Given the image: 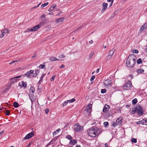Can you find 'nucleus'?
<instances>
[{
  "instance_id": "f257e3e1",
  "label": "nucleus",
  "mask_w": 147,
  "mask_h": 147,
  "mask_svg": "<svg viewBox=\"0 0 147 147\" xmlns=\"http://www.w3.org/2000/svg\"><path fill=\"white\" fill-rule=\"evenodd\" d=\"M136 57L134 54L130 55L127 58L126 64L127 66L129 68L133 67L136 63Z\"/></svg>"
},
{
  "instance_id": "f03ea898",
  "label": "nucleus",
  "mask_w": 147,
  "mask_h": 147,
  "mask_svg": "<svg viewBox=\"0 0 147 147\" xmlns=\"http://www.w3.org/2000/svg\"><path fill=\"white\" fill-rule=\"evenodd\" d=\"M98 129L97 127H92L88 130V135L92 137H94L98 134Z\"/></svg>"
},
{
  "instance_id": "7ed1b4c3",
  "label": "nucleus",
  "mask_w": 147,
  "mask_h": 147,
  "mask_svg": "<svg viewBox=\"0 0 147 147\" xmlns=\"http://www.w3.org/2000/svg\"><path fill=\"white\" fill-rule=\"evenodd\" d=\"M136 112L138 116H141L143 113V110L142 106L140 105H137L136 107Z\"/></svg>"
},
{
  "instance_id": "20e7f679",
  "label": "nucleus",
  "mask_w": 147,
  "mask_h": 147,
  "mask_svg": "<svg viewBox=\"0 0 147 147\" xmlns=\"http://www.w3.org/2000/svg\"><path fill=\"white\" fill-rule=\"evenodd\" d=\"M35 132L34 131H32L30 133L28 134L22 140V141L24 142L26 140L34 136Z\"/></svg>"
},
{
  "instance_id": "39448f33",
  "label": "nucleus",
  "mask_w": 147,
  "mask_h": 147,
  "mask_svg": "<svg viewBox=\"0 0 147 147\" xmlns=\"http://www.w3.org/2000/svg\"><path fill=\"white\" fill-rule=\"evenodd\" d=\"M131 85L132 83L131 81H129L127 83L123 85V88L125 90H129L131 88Z\"/></svg>"
},
{
  "instance_id": "423d86ee",
  "label": "nucleus",
  "mask_w": 147,
  "mask_h": 147,
  "mask_svg": "<svg viewBox=\"0 0 147 147\" xmlns=\"http://www.w3.org/2000/svg\"><path fill=\"white\" fill-rule=\"evenodd\" d=\"M82 129L83 127L80 125L78 123L74 126V129L76 132L80 131Z\"/></svg>"
},
{
  "instance_id": "0eeeda50",
  "label": "nucleus",
  "mask_w": 147,
  "mask_h": 147,
  "mask_svg": "<svg viewBox=\"0 0 147 147\" xmlns=\"http://www.w3.org/2000/svg\"><path fill=\"white\" fill-rule=\"evenodd\" d=\"M108 6V4L105 2H103L102 4V8L101 11L102 13H103L106 10Z\"/></svg>"
},
{
  "instance_id": "6e6552de",
  "label": "nucleus",
  "mask_w": 147,
  "mask_h": 147,
  "mask_svg": "<svg viewBox=\"0 0 147 147\" xmlns=\"http://www.w3.org/2000/svg\"><path fill=\"white\" fill-rule=\"evenodd\" d=\"M34 72V71L32 70H30L29 71L27 72L26 74H23V76L24 77L25 76H27L29 78V76L32 74Z\"/></svg>"
},
{
  "instance_id": "1a4fd4ad",
  "label": "nucleus",
  "mask_w": 147,
  "mask_h": 147,
  "mask_svg": "<svg viewBox=\"0 0 147 147\" xmlns=\"http://www.w3.org/2000/svg\"><path fill=\"white\" fill-rule=\"evenodd\" d=\"M115 51V50L114 49H113L112 50H111V51H110L109 53V55L107 56V60H108V59L109 58H111L112 55H113L114 51Z\"/></svg>"
},
{
  "instance_id": "9d476101",
  "label": "nucleus",
  "mask_w": 147,
  "mask_h": 147,
  "mask_svg": "<svg viewBox=\"0 0 147 147\" xmlns=\"http://www.w3.org/2000/svg\"><path fill=\"white\" fill-rule=\"evenodd\" d=\"M40 27V24H38L37 25L35 26L34 27H32L31 29V31L33 32L36 31L38 29H39Z\"/></svg>"
},
{
  "instance_id": "9b49d317",
  "label": "nucleus",
  "mask_w": 147,
  "mask_h": 147,
  "mask_svg": "<svg viewBox=\"0 0 147 147\" xmlns=\"http://www.w3.org/2000/svg\"><path fill=\"white\" fill-rule=\"evenodd\" d=\"M104 84L105 85L108 86L111 84V81L110 80H107L104 81Z\"/></svg>"
},
{
  "instance_id": "f8f14e48",
  "label": "nucleus",
  "mask_w": 147,
  "mask_h": 147,
  "mask_svg": "<svg viewBox=\"0 0 147 147\" xmlns=\"http://www.w3.org/2000/svg\"><path fill=\"white\" fill-rule=\"evenodd\" d=\"M116 122L117 123V124L119 125H121L122 123L121 117H120L117 118L116 120Z\"/></svg>"
},
{
  "instance_id": "ddd939ff",
  "label": "nucleus",
  "mask_w": 147,
  "mask_h": 147,
  "mask_svg": "<svg viewBox=\"0 0 147 147\" xmlns=\"http://www.w3.org/2000/svg\"><path fill=\"white\" fill-rule=\"evenodd\" d=\"M109 106L108 105H106L104 107L103 109V112H107L109 110Z\"/></svg>"
},
{
  "instance_id": "4468645a",
  "label": "nucleus",
  "mask_w": 147,
  "mask_h": 147,
  "mask_svg": "<svg viewBox=\"0 0 147 147\" xmlns=\"http://www.w3.org/2000/svg\"><path fill=\"white\" fill-rule=\"evenodd\" d=\"M49 60L51 62L57 61H59V60H60L57 58H56L55 57H53V56L51 57H50V58L49 59Z\"/></svg>"
},
{
  "instance_id": "2eb2a0df",
  "label": "nucleus",
  "mask_w": 147,
  "mask_h": 147,
  "mask_svg": "<svg viewBox=\"0 0 147 147\" xmlns=\"http://www.w3.org/2000/svg\"><path fill=\"white\" fill-rule=\"evenodd\" d=\"M56 7V5L55 4L52 5L51 7L49 9L48 11H51L53 10Z\"/></svg>"
},
{
  "instance_id": "dca6fc26",
  "label": "nucleus",
  "mask_w": 147,
  "mask_h": 147,
  "mask_svg": "<svg viewBox=\"0 0 147 147\" xmlns=\"http://www.w3.org/2000/svg\"><path fill=\"white\" fill-rule=\"evenodd\" d=\"M92 107L91 105L90 104L87 105L86 108L87 111L88 112H90L91 111V110L92 109Z\"/></svg>"
},
{
  "instance_id": "f3484780",
  "label": "nucleus",
  "mask_w": 147,
  "mask_h": 147,
  "mask_svg": "<svg viewBox=\"0 0 147 147\" xmlns=\"http://www.w3.org/2000/svg\"><path fill=\"white\" fill-rule=\"evenodd\" d=\"M64 18H61L57 19L56 22L57 23H59L60 22H63L64 20Z\"/></svg>"
},
{
  "instance_id": "a211bd4d",
  "label": "nucleus",
  "mask_w": 147,
  "mask_h": 147,
  "mask_svg": "<svg viewBox=\"0 0 147 147\" xmlns=\"http://www.w3.org/2000/svg\"><path fill=\"white\" fill-rule=\"evenodd\" d=\"M144 70L142 68H140L137 70V72L138 73L140 74L143 73L144 72Z\"/></svg>"
},
{
  "instance_id": "6ab92c4d",
  "label": "nucleus",
  "mask_w": 147,
  "mask_h": 147,
  "mask_svg": "<svg viewBox=\"0 0 147 147\" xmlns=\"http://www.w3.org/2000/svg\"><path fill=\"white\" fill-rule=\"evenodd\" d=\"M13 106L15 108H18L20 106V105L19 104L16 102H15L13 103Z\"/></svg>"
},
{
  "instance_id": "aec40b11",
  "label": "nucleus",
  "mask_w": 147,
  "mask_h": 147,
  "mask_svg": "<svg viewBox=\"0 0 147 147\" xmlns=\"http://www.w3.org/2000/svg\"><path fill=\"white\" fill-rule=\"evenodd\" d=\"M77 142L76 140H71L70 142V143L72 145H74Z\"/></svg>"
},
{
  "instance_id": "412c9836",
  "label": "nucleus",
  "mask_w": 147,
  "mask_h": 147,
  "mask_svg": "<svg viewBox=\"0 0 147 147\" xmlns=\"http://www.w3.org/2000/svg\"><path fill=\"white\" fill-rule=\"evenodd\" d=\"M30 90L31 91L32 93H33L35 91V89L34 87L31 86L30 87Z\"/></svg>"
},
{
  "instance_id": "4be33fe9",
  "label": "nucleus",
  "mask_w": 147,
  "mask_h": 147,
  "mask_svg": "<svg viewBox=\"0 0 147 147\" xmlns=\"http://www.w3.org/2000/svg\"><path fill=\"white\" fill-rule=\"evenodd\" d=\"M136 124H144V119H142L141 121H139L136 122Z\"/></svg>"
},
{
  "instance_id": "5701e85b",
  "label": "nucleus",
  "mask_w": 147,
  "mask_h": 147,
  "mask_svg": "<svg viewBox=\"0 0 147 147\" xmlns=\"http://www.w3.org/2000/svg\"><path fill=\"white\" fill-rule=\"evenodd\" d=\"M1 32H3V33H7L9 32V30L8 29H4V30H2Z\"/></svg>"
},
{
  "instance_id": "b1692460",
  "label": "nucleus",
  "mask_w": 147,
  "mask_h": 147,
  "mask_svg": "<svg viewBox=\"0 0 147 147\" xmlns=\"http://www.w3.org/2000/svg\"><path fill=\"white\" fill-rule=\"evenodd\" d=\"M22 86L26 87H26H27V84L26 82L22 81Z\"/></svg>"
},
{
  "instance_id": "393cba45",
  "label": "nucleus",
  "mask_w": 147,
  "mask_h": 147,
  "mask_svg": "<svg viewBox=\"0 0 147 147\" xmlns=\"http://www.w3.org/2000/svg\"><path fill=\"white\" fill-rule=\"evenodd\" d=\"M138 100L136 98L134 99L132 101V103L133 105L136 104Z\"/></svg>"
},
{
  "instance_id": "a878e982",
  "label": "nucleus",
  "mask_w": 147,
  "mask_h": 147,
  "mask_svg": "<svg viewBox=\"0 0 147 147\" xmlns=\"http://www.w3.org/2000/svg\"><path fill=\"white\" fill-rule=\"evenodd\" d=\"M94 54V51H92L90 53V54L89 55V59H91L92 58V56Z\"/></svg>"
},
{
  "instance_id": "bb28decb",
  "label": "nucleus",
  "mask_w": 147,
  "mask_h": 147,
  "mask_svg": "<svg viewBox=\"0 0 147 147\" xmlns=\"http://www.w3.org/2000/svg\"><path fill=\"white\" fill-rule=\"evenodd\" d=\"M54 140V139H52L51 140L50 142H49L47 144V146H48L49 145H50L51 144H53V141Z\"/></svg>"
},
{
  "instance_id": "cd10ccee",
  "label": "nucleus",
  "mask_w": 147,
  "mask_h": 147,
  "mask_svg": "<svg viewBox=\"0 0 147 147\" xmlns=\"http://www.w3.org/2000/svg\"><path fill=\"white\" fill-rule=\"evenodd\" d=\"M142 63V59L141 58H139L137 61V63L138 64H141Z\"/></svg>"
},
{
  "instance_id": "c85d7f7f",
  "label": "nucleus",
  "mask_w": 147,
  "mask_h": 147,
  "mask_svg": "<svg viewBox=\"0 0 147 147\" xmlns=\"http://www.w3.org/2000/svg\"><path fill=\"white\" fill-rule=\"evenodd\" d=\"M137 139L134 138H132L131 140V141L133 143H136L137 142Z\"/></svg>"
},
{
  "instance_id": "c756f323",
  "label": "nucleus",
  "mask_w": 147,
  "mask_h": 147,
  "mask_svg": "<svg viewBox=\"0 0 147 147\" xmlns=\"http://www.w3.org/2000/svg\"><path fill=\"white\" fill-rule=\"evenodd\" d=\"M136 112V107H134V110H132V111H131V113L132 114H134Z\"/></svg>"
},
{
  "instance_id": "7c9ffc66",
  "label": "nucleus",
  "mask_w": 147,
  "mask_h": 147,
  "mask_svg": "<svg viewBox=\"0 0 147 147\" xmlns=\"http://www.w3.org/2000/svg\"><path fill=\"white\" fill-rule=\"evenodd\" d=\"M49 4V3L48 2H47V3H45L43 4H42L41 5V7L42 8H43L44 7H45V6H46L47 5Z\"/></svg>"
},
{
  "instance_id": "2f4dec72",
  "label": "nucleus",
  "mask_w": 147,
  "mask_h": 147,
  "mask_svg": "<svg viewBox=\"0 0 147 147\" xmlns=\"http://www.w3.org/2000/svg\"><path fill=\"white\" fill-rule=\"evenodd\" d=\"M68 102V100H67L65 101L62 104L63 107H64V106H66Z\"/></svg>"
},
{
  "instance_id": "473e14b6",
  "label": "nucleus",
  "mask_w": 147,
  "mask_h": 147,
  "mask_svg": "<svg viewBox=\"0 0 147 147\" xmlns=\"http://www.w3.org/2000/svg\"><path fill=\"white\" fill-rule=\"evenodd\" d=\"M5 113L6 115H9L10 114V111L9 110H6Z\"/></svg>"
},
{
  "instance_id": "72a5a7b5",
  "label": "nucleus",
  "mask_w": 147,
  "mask_h": 147,
  "mask_svg": "<svg viewBox=\"0 0 147 147\" xmlns=\"http://www.w3.org/2000/svg\"><path fill=\"white\" fill-rule=\"evenodd\" d=\"M68 102L69 103H72L76 101V100L74 98H73L70 100H68Z\"/></svg>"
},
{
  "instance_id": "f704fd0d",
  "label": "nucleus",
  "mask_w": 147,
  "mask_h": 147,
  "mask_svg": "<svg viewBox=\"0 0 147 147\" xmlns=\"http://www.w3.org/2000/svg\"><path fill=\"white\" fill-rule=\"evenodd\" d=\"M45 67V65H44L40 64L39 66V68L40 69H43Z\"/></svg>"
},
{
  "instance_id": "c9c22d12",
  "label": "nucleus",
  "mask_w": 147,
  "mask_h": 147,
  "mask_svg": "<svg viewBox=\"0 0 147 147\" xmlns=\"http://www.w3.org/2000/svg\"><path fill=\"white\" fill-rule=\"evenodd\" d=\"M13 79V80L11 82H12V83H13V82H16L17 80V79H16V78H11L10 79V80L11 81V80H12Z\"/></svg>"
},
{
  "instance_id": "e433bc0d",
  "label": "nucleus",
  "mask_w": 147,
  "mask_h": 147,
  "mask_svg": "<svg viewBox=\"0 0 147 147\" xmlns=\"http://www.w3.org/2000/svg\"><path fill=\"white\" fill-rule=\"evenodd\" d=\"M107 91L105 89H102L101 90V92L103 94L106 92Z\"/></svg>"
},
{
  "instance_id": "4c0bfd02",
  "label": "nucleus",
  "mask_w": 147,
  "mask_h": 147,
  "mask_svg": "<svg viewBox=\"0 0 147 147\" xmlns=\"http://www.w3.org/2000/svg\"><path fill=\"white\" fill-rule=\"evenodd\" d=\"M117 125V124L116 122V123L114 121H113V122L112 123V125L113 126V127H115Z\"/></svg>"
},
{
  "instance_id": "58836bf2",
  "label": "nucleus",
  "mask_w": 147,
  "mask_h": 147,
  "mask_svg": "<svg viewBox=\"0 0 147 147\" xmlns=\"http://www.w3.org/2000/svg\"><path fill=\"white\" fill-rule=\"evenodd\" d=\"M142 26V28L143 27L145 29V30L147 28V23H146Z\"/></svg>"
},
{
  "instance_id": "ea45409f",
  "label": "nucleus",
  "mask_w": 147,
  "mask_h": 147,
  "mask_svg": "<svg viewBox=\"0 0 147 147\" xmlns=\"http://www.w3.org/2000/svg\"><path fill=\"white\" fill-rule=\"evenodd\" d=\"M65 57V56L64 55H63V54H62L60 55H59V57H58V58H61V59H62V58H64Z\"/></svg>"
},
{
  "instance_id": "a19ab883",
  "label": "nucleus",
  "mask_w": 147,
  "mask_h": 147,
  "mask_svg": "<svg viewBox=\"0 0 147 147\" xmlns=\"http://www.w3.org/2000/svg\"><path fill=\"white\" fill-rule=\"evenodd\" d=\"M66 138L69 140H70L72 139V137L70 135H67L66 136Z\"/></svg>"
},
{
  "instance_id": "79ce46f5",
  "label": "nucleus",
  "mask_w": 147,
  "mask_h": 147,
  "mask_svg": "<svg viewBox=\"0 0 147 147\" xmlns=\"http://www.w3.org/2000/svg\"><path fill=\"white\" fill-rule=\"evenodd\" d=\"M39 69H36L35 70V73L36 74L38 75L39 73Z\"/></svg>"
},
{
  "instance_id": "37998d69",
  "label": "nucleus",
  "mask_w": 147,
  "mask_h": 147,
  "mask_svg": "<svg viewBox=\"0 0 147 147\" xmlns=\"http://www.w3.org/2000/svg\"><path fill=\"white\" fill-rule=\"evenodd\" d=\"M45 20H44V21H42V22H40V24L42 26L44 25L46 23V22H45Z\"/></svg>"
},
{
  "instance_id": "c03bdc74",
  "label": "nucleus",
  "mask_w": 147,
  "mask_h": 147,
  "mask_svg": "<svg viewBox=\"0 0 147 147\" xmlns=\"http://www.w3.org/2000/svg\"><path fill=\"white\" fill-rule=\"evenodd\" d=\"M109 124V123L108 122H105L104 123V125L105 127L108 126Z\"/></svg>"
},
{
  "instance_id": "a18cd8bd",
  "label": "nucleus",
  "mask_w": 147,
  "mask_h": 147,
  "mask_svg": "<svg viewBox=\"0 0 147 147\" xmlns=\"http://www.w3.org/2000/svg\"><path fill=\"white\" fill-rule=\"evenodd\" d=\"M95 78V76H92L90 79V81H93L94 80V79Z\"/></svg>"
},
{
  "instance_id": "49530a36",
  "label": "nucleus",
  "mask_w": 147,
  "mask_h": 147,
  "mask_svg": "<svg viewBox=\"0 0 147 147\" xmlns=\"http://www.w3.org/2000/svg\"><path fill=\"white\" fill-rule=\"evenodd\" d=\"M55 77V75H54L53 76H52V78H51V81H53L54 80V79Z\"/></svg>"
},
{
  "instance_id": "de8ad7c7",
  "label": "nucleus",
  "mask_w": 147,
  "mask_h": 147,
  "mask_svg": "<svg viewBox=\"0 0 147 147\" xmlns=\"http://www.w3.org/2000/svg\"><path fill=\"white\" fill-rule=\"evenodd\" d=\"M133 52L134 53H138V51L136 49H135L133 51Z\"/></svg>"
},
{
  "instance_id": "09e8293b",
  "label": "nucleus",
  "mask_w": 147,
  "mask_h": 147,
  "mask_svg": "<svg viewBox=\"0 0 147 147\" xmlns=\"http://www.w3.org/2000/svg\"><path fill=\"white\" fill-rule=\"evenodd\" d=\"M31 29L30 28H28L27 30L24 31V32H28L30 31H31Z\"/></svg>"
},
{
  "instance_id": "8fccbe9b",
  "label": "nucleus",
  "mask_w": 147,
  "mask_h": 147,
  "mask_svg": "<svg viewBox=\"0 0 147 147\" xmlns=\"http://www.w3.org/2000/svg\"><path fill=\"white\" fill-rule=\"evenodd\" d=\"M144 30H145V29L143 27L142 28V26L140 28V32H142Z\"/></svg>"
},
{
  "instance_id": "3c124183",
  "label": "nucleus",
  "mask_w": 147,
  "mask_h": 147,
  "mask_svg": "<svg viewBox=\"0 0 147 147\" xmlns=\"http://www.w3.org/2000/svg\"><path fill=\"white\" fill-rule=\"evenodd\" d=\"M22 76H23L22 75H20V76H16V77H15L13 78H16V79H17V78H20L21 77H22Z\"/></svg>"
},
{
  "instance_id": "603ef678",
  "label": "nucleus",
  "mask_w": 147,
  "mask_h": 147,
  "mask_svg": "<svg viewBox=\"0 0 147 147\" xmlns=\"http://www.w3.org/2000/svg\"><path fill=\"white\" fill-rule=\"evenodd\" d=\"M45 113L46 114H48V113L49 111V109H45Z\"/></svg>"
},
{
  "instance_id": "864d4df0",
  "label": "nucleus",
  "mask_w": 147,
  "mask_h": 147,
  "mask_svg": "<svg viewBox=\"0 0 147 147\" xmlns=\"http://www.w3.org/2000/svg\"><path fill=\"white\" fill-rule=\"evenodd\" d=\"M2 34L0 35V38H3L4 36V34L3 32H2Z\"/></svg>"
},
{
  "instance_id": "5fc2aeb1",
  "label": "nucleus",
  "mask_w": 147,
  "mask_h": 147,
  "mask_svg": "<svg viewBox=\"0 0 147 147\" xmlns=\"http://www.w3.org/2000/svg\"><path fill=\"white\" fill-rule=\"evenodd\" d=\"M45 76V75L44 74H42V76H41V78H40V80H42V79H43V78L44 77V76Z\"/></svg>"
},
{
  "instance_id": "6e6d98bb",
  "label": "nucleus",
  "mask_w": 147,
  "mask_h": 147,
  "mask_svg": "<svg viewBox=\"0 0 147 147\" xmlns=\"http://www.w3.org/2000/svg\"><path fill=\"white\" fill-rule=\"evenodd\" d=\"M113 0L111 3L109 5V7H110L112 5L113 3Z\"/></svg>"
},
{
  "instance_id": "4d7b16f0",
  "label": "nucleus",
  "mask_w": 147,
  "mask_h": 147,
  "mask_svg": "<svg viewBox=\"0 0 147 147\" xmlns=\"http://www.w3.org/2000/svg\"><path fill=\"white\" fill-rule=\"evenodd\" d=\"M115 14H114V13L111 16V17L110 18L111 19V18H114L115 17Z\"/></svg>"
},
{
  "instance_id": "13d9d810",
  "label": "nucleus",
  "mask_w": 147,
  "mask_h": 147,
  "mask_svg": "<svg viewBox=\"0 0 147 147\" xmlns=\"http://www.w3.org/2000/svg\"><path fill=\"white\" fill-rule=\"evenodd\" d=\"M4 132V130H2L1 132H0V136H1Z\"/></svg>"
},
{
  "instance_id": "bf43d9fd",
  "label": "nucleus",
  "mask_w": 147,
  "mask_h": 147,
  "mask_svg": "<svg viewBox=\"0 0 147 147\" xmlns=\"http://www.w3.org/2000/svg\"><path fill=\"white\" fill-rule=\"evenodd\" d=\"M65 67V65H63V64H62L61 65V66H60V68H63L64 67Z\"/></svg>"
},
{
  "instance_id": "052dcab7",
  "label": "nucleus",
  "mask_w": 147,
  "mask_h": 147,
  "mask_svg": "<svg viewBox=\"0 0 147 147\" xmlns=\"http://www.w3.org/2000/svg\"><path fill=\"white\" fill-rule=\"evenodd\" d=\"M82 28L81 27H79L78 28H77L76 30H75V32H76V31L80 29L81 28Z\"/></svg>"
},
{
  "instance_id": "680f3d73",
  "label": "nucleus",
  "mask_w": 147,
  "mask_h": 147,
  "mask_svg": "<svg viewBox=\"0 0 147 147\" xmlns=\"http://www.w3.org/2000/svg\"><path fill=\"white\" fill-rule=\"evenodd\" d=\"M144 123H145V125H147V124H146V123H147V119H146V120H144Z\"/></svg>"
},
{
  "instance_id": "e2e57ef3",
  "label": "nucleus",
  "mask_w": 147,
  "mask_h": 147,
  "mask_svg": "<svg viewBox=\"0 0 147 147\" xmlns=\"http://www.w3.org/2000/svg\"><path fill=\"white\" fill-rule=\"evenodd\" d=\"M118 13V11H115L114 13H113L114 14H115V15H116V14H117Z\"/></svg>"
},
{
  "instance_id": "0e129e2a",
  "label": "nucleus",
  "mask_w": 147,
  "mask_h": 147,
  "mask_svg": "<svg viewBox=\"0 0 147 147\" xmlns=\"http://www.w3.org/2000/svg\"><path fill=\"white\" fill-rule=\"evenodd\" d=\"M38 75L36 74L35 73L34 74L32 75L34 77H35L37 75Z\"/></svg>"
},
{
  "instance_id": "69168bd1",
  "label": "nucleus",
  "mask_w": 147,
  "mask_h": 147,
  "mask_svg": "<svg viewBox=\"0 0 147 147\" xmlns=\"http://www.w3.org/2000/svg\"><path fill=\"white\" fill-rule=\"evenodd\" d=\"M15 61H12V62H11L10 63H9V64H11H11H12L13 63H15Z\"/></svg>"
},
{
  "instance_id": "338daca9",
  "label": "nucleus",
  "mask_w": 147,
  "mask_h": 147,
  "mask_svg": "<svg viewBox=\"0 0 147 147\" xmlns=\"http://www.w3.org/2000/svg\"><path fill=\"white\" fill-rule=\"evenodd\" d=\"M99 70H100V69L99 68H98L96 70V73H98V72L99 71Z\"/></svg>"
},
{
  "instance_id": "774afa93",
  "label": "nucleus",
  "mask_w": 147,
  "mask_h": 147,
  "mask_svg": "<svg viewBox=\"0 0 147 147\" xmlns=\"http://www.w3.org/2000/svg\"><path fill=\"white\" fill-rule=\"evenodd\" d=\"M105 147H108V145L107 143L105 144Z\"/></svg>"
}]
</instances>
